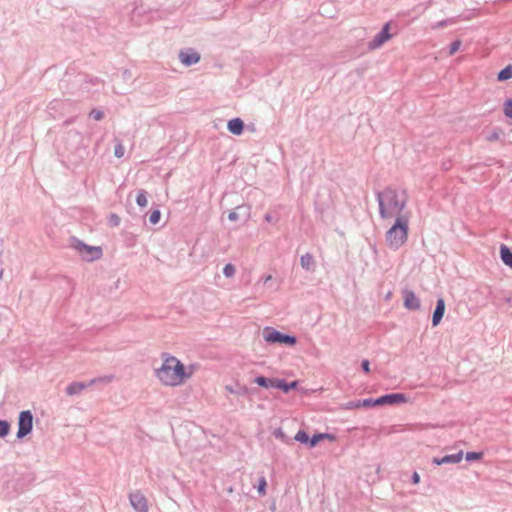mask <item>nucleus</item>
<instances>
[{"label": "nucleus", "instance_id": "aec40b11", "mask_svg": "<svg viewBox=\"0 0 512 512\" xmlns=\"http://www.w3.org/2000/svg\"><path fill=\"white\" fill-rule=\"evenodd\" d=\"M297 385H298V382L297 381H293L291 383H286L285 381L279 379L278 380V386L277 388L283 390L284 392H289L290 390L292 389H296L297 388Z\"/></svg>", "mask_w": 512, "mask_h": 512}, {"label": "nucleus", "instance_id": "20e7f679", "mask_svg": "<svg viewBox=\"0 0 512 512\" xmlns=\"http://www.w3.org/2000/svg\"><path fill=\"white\" fill-rule=\"evenodd\" d=\"M263 338L268 343H278L287 346H294L296 344V338L294 336L286 335L272 327H266L263 329Z\"/></svg>", "mask_w": 512, "mask_h": 512}, {"label": "nucleus", "instance_id": "6ab92c4d", "mask_svg": "<svg viewBox=\"0 0 512 512\" xmlns=\"http://www.w3.org/2000/svg\"><path fill=\"white\" fill-rule=\"evenodd\" d=\"M463 458V452L460 451L457 454L447 455L441 458V462L448 463H459Z\"/></svg>", "mask_w": 512, "mask_h": 512}, {"label": "nucleus", "instance_id": "c756f323", "mask_svg": "<svg viewBox=\"0 0 512 512\" xmlns=\"http://www.w3.org/2000/svg\"><path fill=\"white\" fill-rule=\"evenodd\" d=\"M361 407H373V406H380V404L376 403V399H364L360 400Z\"/></svg>", "mask_w": 512, "mask_h": 512}, {"label": "nucleus", "instance_id": "4be33fe9", "mask_svg": "<svg viewBox=\"0 0 512 512\" xmlns=\"http://www.w3.org/2000/svg\"><path fill=\"white\" fill-rule=\"evenodd\" d=\"M294 439L303 444H309L310 437L304 430H299Z\"/></svg>", "mask_w": 512, "mask_h": 512}, {"label": "nucleus", "instance_id": "b1692460", "mask_svg": "<svg viewBox=\"0 0 512 512\" xmlns=\"http://www.w3.org/2000/svg\"><path fill=\"white\" fill-rule=\"evenodd\" d=\"M136 202L140 207H146L148 204V199L146 197V193L144 191H140L137 195Z\"/></svg>", "mask_w": 512, "mask_h": 512}, {"label": "nucleus", "instance_id": "7ed1b4c3", "mask_svg": "<svg viewBox=\"0 0 512 512\" xmlns=\"http://www.w3.org/2000/svg\"><path fill=\"white\" fill-rule=\"evenodd\" d=\"M409 217H398L386 233V241L392 249H398L408 239Z\"/></svg>", "mask_w": 512, "mask_h": 512}, {"label": "nucleus", "instance_id": "f8f14e48", "mask_svg": "<svg viewBox=\"0 0 512 512\" xmlns=\"http://www.w3.org/2000/svg\"><path fill=\"white\" fill-rule=\"evenodd\" d=\"M445 312V302L442 298L438 299L435 311L433 313L432 324L437 326L443 318Z\"/></svg>", "mask_w": 512, "mask_h": 512}, {"label": "nucleus", "instance_id": "a878e982", "mask_svg": "<svg viewBox=\"0 0 512 512\" xmlns=\"http://www.w3.org/2000/svg\"><path fill=\"white\" fill-rule=\"evenodd\" d=\"M161 213L159 210H154L151 212L149 216V221L151 224L155 225L160 221Z\"/></svg>", "mask_w": 512, "mask_h": 512}, {"label": "nucleus", "instance_id": "f704fd0d", "mask_svg": "<svg viewBox=\"0 0 512 512\" xmlns=\"http://www.w3.org/2000/svg\"><path fill=\"white\" fill-rule=\"evenodd\" d=\"M345 408L346 409H358V408H361L360 400L352 401V402L347 403Z\"/></svg>", "mask_w": 512, "mask_h": 512}, {"label": "nucleus", "instance_id": "a211bd4d", "mask_svg": "<svg viewBox=\"0 0 512 512\" xmlns=\"http://www.w3.org/2000/svg\"><path fill=\"white\" fill-rule=\"evenodd\" d=\"M500 256L503 263L512 268V252L506 245H501Z\"/></svg>", "mask_w": 512, "mask_h": 512}, {"label": "nucleus", "instance_id": "ddd939ff", "mask_svg": "<svg viewBox=\"0 0 512 512\" xmlns=\"http://www.w3.org/2000/svg\"><path fill=\"white\" fill-rule=\"evenodd\" d=\"M228 130L234 135H240L244 129V123L240 118L231 119L227 124Z\"/></svg>", "mask_w": 512, "mask_h": 512}, {"label": "nucleus", "instance_id": "2f4dec72", "mask_svg": "<svg viewBox=\"0 0 512 512\" xmlns=\"http://www.w3.org/2000/svg\"><path fill=\"white\" fill-rule=\"evenodd\" d=\"M124 153H125V148L124 146L119 143L115 146V149H114V155L117 157V158H122L124 156Z\"/></svg>", "mask_w": 512, "mask_h": 512}, {"label": "nucleus", "instance_id": "c85d7f7f", "mask_svg": "<svg viewBox=\"0 0 512 512\" xmlns=\"http://www.w3.org/2000/svg\"><path fill=\"white\" fill-rule=\"evenodd\" d=\"M223 273H224V275H225L226 277H232V276H234V274H235V267H234V265H232V264H230V263H229V264H227V265H225V267H224V269H223Z\"/></svg>", "mask_w": 512, "mask_h": 512}, {"label": "nucleus", "instance_id": "9b49d317", "mask_svg": "<svg viewBox=\"0 0 512 512\" xmlns=\"http://www.w3.org/2000/svg\"><path fill=\"white\" fill-rule=\"evenodd\" d=\"M404 306L409 310L419 309L420 301L412 291H405Z\"/></svg>", "mask_w": 512, "mask_h": 512}, {"label": "nucleus", "instance_id": "c9c22d12", "mask_svg": "<svg viewBox=\"0 0 512 512\" xmlns=\"http://www.w3.org/2000/svg\"><path fill=\"white\" fill-rule=\"evenodd\" d=\"M455 22H456V21H455V20H453V19L444 20V21H442V22L438 23V24L435 26V28L443 27V26H446V25H448V24H454Z\"/></svg>", "mask_w": 512, "mask_h": 512}, {"label": "nucleus", "instance_id": "e433bc0d", "mask_svg": "<svg viewBox=\"0 0 512 512\" xmlns=\"http://www.w3.org/2000/svg\"><path fill=\"white\" fill-rule=\"evenodd\" d=\"M362 368L365 372H369L370 371V363L368 360H364L362 362Z\"/></svg>", "mask_w": 512, "mask_h": 512}, {"label": "nucleus", "instance_id": "dca6fc26", "mask_svg": "<svg viewBox=\"0 0 512 512\" xmlns=\"http://www.w3.org/2000/svg\"><path fill=\"white\" fill-rule=\"evenodd\" d=\"M300 263L305 270H313L315 266L314 256L311 253H306L301 256Z\"/></svg>", "mask_w": 512, "mask_h": 512}, {"label": "nucleus", "instance_id": "1a4fd4ad", "mask_svg": "<svg viewBox=\"0 0 512 512\" xmlns=\"http://www.w3.org/2000/svg\"><path fill=\"white\" fill-rule=\"evenodd\" d=\"M390 24L386 23L382 29V31L377 34L374 39L369 43L370 49L379 48L383 45L387 40L391 38V34L389 33Z\"/></svg>", "mask_w": 512, "mask_h": 512}, {"label": "nucleus", "instance_id": "6e6552de", "mask_svg": "<svg viewBox=\"0 0 512 512\" xmlns=\"http://www.w3.org/2000/svg\"><path fill=\"white\" fill-rule=\"evenodd\" d=\"M129 499L131 505L134 507L135 510H137L138 512H147V500L141 492L136 491L134 493H131Z\"/></svg>", "mask_w": 512, "mask_h": 512}, {"label": "nucleus", "instance_id": "72a5a7b5", "mask_svg": "<svg viewBox=\"0 0 512 512\" xmlns=\"http://www.w3.org/2000/svg\"><path fill=\"white\" fill-rule=\"evenodd\" d=\"M266 485H267L266 480H265V478H264V477H262V478L260 479V481H259V486H258V492H259L260 494H265V488H266Z\"/></svg>", "mask_w": 512, "mask_h": 512}, {"label": "nucleus", "instance_id": "f3484780", "mask_svg": "<svg viewBox=\"0 0 512 512\" xmlns=\"http://www.w3.org/2000/svg\"><path fill=\"white\" fill-rule=\"evenodd\" d=\"M86 387H89L88 384L82 382H72L66 388V393L68 395H75L82 392Z\"/></svg>", "mask_w": 512, "mask_h": 512}, {"label": "nucleus", "instance_id": "bb28decb", "mask_svg": "<svg viewBox=\"0 0 512 512\" xmlns=\"http://www.w3.org/2000/svg\"><path fill=\"white\" fill-rule=\"evenodd\" d=\"M10 425L6 421L0 420V437H4L9 433Z\"/></svg>", "mask_w": 512, "mask_h": 512}, {"label": "nucleus", "instance_id": "f03ea898", "mask_svg": "<svg viewBox=\"0 0 512 512\" xmlns=\"http://www.w3.org/2000/svg\"><path fill=\"white\" fill-rule=\"evenodd\" d=\"M408 197L405 191L387 188L378 195L380 215L384 219L407 217L402 215Z\"/></svg>", "mask_w": 512, "mask_h": 512}, {"label": "nucleus", "instance_id": "423d86ee", "mask_svg": "<svg viewBox=\"0 0 512 512\" xmlns=\"http://www.w3.org/2000/svg\"><path fill=\"white\" fill-rule=\"evenodd\" d=\"M76 248L86 260L98 259L102 255V251L99 247H89L83 243H79Z\"/></svg>", "mask_w": 512, "mask_h": 512}, {"label": "nucleus", "instance_id": "ea45409f", "mask_svg": "<svg viewBox=\"0 0 512 512\" xmlns=\"http://www.w3.org/2000/svg\"><path fill=\"white\" fill-rule=\"evenodd\" d=\"M229 219H230V220H236V219H237V214H236L235 212H231V213L229 214Z\"/></svg>", "mask_w": 512, "mask_h": 512}, {"label": "nucleus", "instance_id": "7c9ffc66", "mask_svg": "<svg viewBox=\"0 0 512 512\" xmlns=\"http://www.w3.org/2000/svg\"><path fill=\"white\" fill-rule=\"evenodd\" d=\"M460 46H461V41L460 40L453 41L450 44L449 55H454L459 50Z\"/></svg>", "mask_w": 512, "mask_h": 512}, {"label": "nucleus", "instance_id": "393cba45", "mask_svg": "<svg viewBox=\"0 0 512 512\" xmlns=\"http://www.w3.org/2000/svg\"><path fill=\"white\" fill-rule=\"evenodd\" d=\"M503 112L506 117L512 118V99H507L504 103Z\"/></svg>", "mask_w": 512, "mask_h": 512}, {"label": "nucleus", "instance_id": "4468645a", "mask_svg": "<svg viewBox=\"0 0 512 512\" xmlns=\"http://www.w3.org/2000/svg\"><path fill=\"white\" fill-rule=\"evenodd\" d=\"M279 379L266 378L263 376L256 377L254 382L264 388H277Z\"/></svg>", "mask_w": 512, "mask_h": 512}, {"label": "nucleus", "instance_id": "5701e85b", "mask_svg": "<svg viewBox=\"0 0 512 512\" xmlns=\"http://www.w3.org/2000/svg\"><path fill=\"white\" fill-rule=\"evenodd\" d=\"M112 380H113V376H111V375L102 376V377L95 378V379H92L91 381H89L88 386H92L96 383H106L107 384V383H110Z\"/></svg>", "mask_w": 512, "mask_h": 512}, {"label": "nucleus", "instance_id": "cd10ccee", "mask_svg": "<svg viewBox=\"0 0 512 512\" xmlns=\"http://www.w3.org/2000/svg\"><path fill=\"white\" fill-rule=\"evenodd\" d=\"M481 452H467L465 458L467 461L480 460L482 458Z\"/></svg>", "mask_w": 512, "mask_h": 512}, {"label": "nucleus", "instance_id": "58836bf2", "mask_svg": "<svg viewBox=\"0 0 512 512\" xmlns=\"http://www.w3.org/2000/svg\"><path fill=\"white\" fill-rule=\"evenodd\" d=\"M433 463L436 465H442L445 464L444 462H441V458H434Z\"/></svg>", "mask_w": 512, "mask_h": 512}, {"label": "nucleus", "instance_id": "39448f33", "mask_svg": "<svg viewBox=\"0 0 512 512\" xmlns=\"http://www.w3.org/2000/svg\"><path fill=\"white\" fill-rule=\"evenodd\" d=\"M17 436L22 438L29 434L33 427V416L30 411H22L19 415Z\"/></svg>", "mask_w": 512, "mask_h": 512}, {"label": "nucleus", "instance_id": "2eb2a0df", "mask_svg": "<svg viewBox=\"0 0 512 512\" xmlns=\"http://www.w3.org/2000/svg\"><path fill=\"white\" fill-rule=\"evenodd\" d=\"M322 440H329V441H335L336 438L334 435L332 434H328V433H318V434H315L312 438H310L309 440V446L310 447H315L320 441Z\"/></svg>", "mask_w": 512, "mask_h": 512}, {"label": "nucleus", "instance_id": "412c9836", "mask_svg": "<svg viewBox=\"0 0 512 512\" xmlns=\"http://www.w3.org/2000/svg\"><path fill=\"white\" fill-rule=\"evenodd\" d=\"M512 78V66L508 65L504 69H502L497 76L499 81H505Z\"/></svg>", "mask_w": 512, "mask_h": 512}, {"label": "nucleus", "instance_id": "473e14b6", "mask_svg": "<svg viewBox=\"0 0 512 512\" xmlns=\"http://www.w3.org/2000/svg\"><path fill=\"white\" fill-rule=\"evenodd\" d=\"M90 116L96 120V121H99L103 118L104 114L102 111L100 110H92L91 113H90Z\"/></svg>", "mask_w": 512, "mask_h": 512}, {"label": "nucleus", "instance_id": "a19ab883", "mask_svg": "<svg viewBox=\"0 0 512 512\" xmlns=\"http://www.w3.org/2000/svg\"><path fill=\"white\" fill-rule=\"evenodd\" d=\"M270 279H271V276H268V277L266 278V281H270Z\"/></svg>", "mask_w": 512, "mask_h": 512}, {"label": "nucleus", "instance_id": "9d476101", "mask_svg": "<svg viewBox=\"0 0 512 512\" xmlns=\"http://www.w3.org/2000/svg\"><path fill=\"white\" fill-rule=\"evenodd\" d=\"M180 61L186 66L196 64L200 60V55L193 50L181 51L179 54Z\"/></svg>", "mask_w": 512, "mask_h": 512}, {"label": "nucleus", "instance_id": "4c0bfd02", "mask_svg": "<svg viewBox=\"0 0 512 512\" xmlns=\"http://www.w3.org/2000/svg\"><path fill=\"white\" fill-rule=\"evenodd\" d=\"M413 484H418L420 482V476L417 472H414L412 475Z\"/></svg>", "mask_w": 512, "mask_h": 512}, {"label": "nucleus", "instance_id": "0eeeda50", "mask_svg": "<svg viewBox=\"0 0 512 512\" xmlns=\"http://www.w3.org/2000/svg\"><path fill=\"white\" fill-rule=\"evenodd\" d=\"M407 402V398L402 393H394L381 396L376 399V403L381 405H394Z\"/></svg>", "mask_w": 512, "mask_h": 512}, {"label": "nucleus", "instance_id": "f257e3e1", "mask_svg": "<svg viewBox=\"0 0 512 512\" xmlns=\"http://www.w3.org/2000/svg\"><path fill=\"white\" fill-rule=\"evenodd\" d=\"M197 364L183 363L179 358L170 354H161V364L155 369V376L164 387H180L186 384L197 371Z\"/></svg>", "mask_w": 512, "mask_h": 512}]
</instances>
